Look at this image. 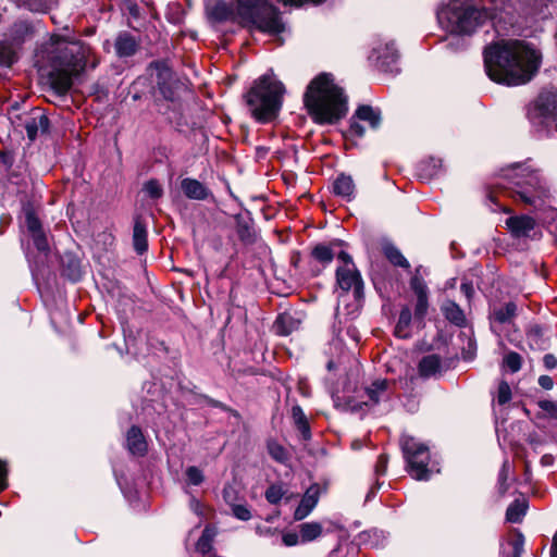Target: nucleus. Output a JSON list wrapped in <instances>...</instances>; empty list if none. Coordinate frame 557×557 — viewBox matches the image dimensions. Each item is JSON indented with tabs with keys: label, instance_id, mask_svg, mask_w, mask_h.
Returning a JSON list of instances; mask_svg holds the SVG:
<instances>
[{
	"label": "nucleus",
	"instance_id": "obj_7",
	"mask_svg": "<svg viewBox=\"0 0 557 557\" xmlns=\"http://www.w3.org/2000/svg\"><path fill=\"white\" fill-rule=\"evenodd\" d=\"M491 17L485 8L478 9L462 0H451L437 12L440 24L451 34H471Z\"/></svg>",
	"mask_w": 557,
	"mask_h": 557
},
{
	"label": "nucleus",
	"instance_id": "obj_48",
	"mask_svg": "<svg viewBox=\"0 0 557 557\" xmlns=\"http://www.w3.org/2000/svg\"><path fill=\"white\" fill-rule=\"evenodd\" d=\"M144 190L153 199L160 198L163 194L162 187L156 180L148 181L144 186Z\"/></svg>",
	"mask_w": 557,
	"mask_h": 557
},
{
	"label": "nucleus",
	"instance_id": "obj_2",
	"mask_svg": "<svg viewBox=\"0 0 557 557\" xmlns=\"http://www.w3.org/2000/svg\"><path fill=\"white\" fill-rule=\"evenodd\" d=\"M91 49L82 41L57 40L50 42L38 54L39 70L48 76L51 87L60 95L66 94L73 78L90 63L91 67L97 61H89Z\"/></svg>",
	"mask_w": 557,
	"mask_h": 557
},
{
	"label": "nucleus",
	"instance_id": "obj_3",
	"mask_svg": "<svg viewBox=\"0 0 557 557\" xmlns=\"http://www.w3.org/2000/svg\"><path fill=\"white\" fill-rule=\"evenodd\" d=\"M309 114L319 124H333L347 112V101L342 88L330 74L322 73L311 81L304 96Z\"/></svg>",
	"mask_w": 557,
	"mask_h": 557
},
{
	"label": "nucleus",
	"instance_id": "obj_28",
	"mask_svg": "<svg viewBox=\"0 0 557 557\" xmlns=\"http://www.w3.org/2000/svg\"><path fill=\"white\" fill-rule=\"evenodd\" d=\"M300 542L308 543L317 540L323 533V527L320 522L311 521L299 525Z\"/></svg>",
	"mask_w": 557,
	"mask_h": 557
},
{
	"label": "nucleus",
	"instance_id": "obj_63",
	"mask_svg": "<svg viewBox=\"0 0 557 557\" xmlns=\"http://www.w3.org/2000/svg\"><path fill=\"white\" fill-rule=\"evenodd\" d=\"M189 506H190V509L198 516H201L202 515V505L201 503L196 499L195 497H191L190 498V502H189Z\"/></svg>",
	"mask_w": 557,
	"mask_h": 557
},
{
	"label": "nucleus",
	"instance_id": "obj_61",
	"mask_svg": "<svg viewBox=\"0 0 557 557\" xmlns=\"http://www.w3.org/2000/svg\"><path fill=\"white\" fill-rule=\"evenodd\" d=\"M346 335L350 338V341L354 343L355 346L358 345L360 335L356 327H354V326L347 327Z\"/></svg>",
	"mask_w": 557,
	"mask_h": 557
},
{
	"label": "nucleus",
	"instance_id": "obj_51",
	"mask_svg": "<svg viewBox=\"0 0 557 557\" xmlns=\"http://www.w3.org/2000/svg\"><path fill=\"white\" fill-rule=\"evenodd\" d=\"M410 287L413 290V293L416 294V296L428 294V287H426L424 281L418 275H414L411 278Z\"/></svg>",
	"mask_w": 557,
	"mask_h": 557
},
{
	"label": "nucleus",
	"instance_id": "obj_14",
	"mask_svg": "<svg viewBox=\"0 0 557 557\" xmlns=\"http://www.w3.org/2000/svg\"><path fill=\"white\" fill-rule=\"evenodd\" d=\"M321 495V487L319 484H312L305 492L298 507L295 509L294 519L301 521L308 517L315 508Z\"/></svg>",
	"mask_w": 557,
	"mask_h": 557
},
{
	"label": "nucleus",
	"instance_id": "obj_9",
	"mask_svg": "<svg viewBox=\"0 0 557 557\" xmlns=\"http://www.w3.org/2000/svg\"><path fill=\"white\" fill-rule=\"evenodd\" d=\"M393 394V384L386 379H379L366 386L360 396H347L348 408L354 411H368L381 403L389 400Z\"/></svg>",
	"mask_w": 557,
	"mask_h": 557
},
{
	"label": "nucleus",
	"instance_id": "obj_18",
	"mask_svg": "<svg viewBox=\"0 0 557 557\" xmlns=\"http://www.w3.org/2000/svg\"><path fill=\"white\" fill-rule=\"evenodd\" d=\"M114 48L120 58L132 57L138 49V41L132 34L122 32L115 39Z\"/></svg>",
	"mask_w": 557,
	"mask_h": 557
},
{
	"label": "nucleus",
	"instance_id": "obj_37",
	"mask_svg": "<svg viewBox=\"0 0 557 557\" xmlns=\"http://www.w3.org/2000/svg\"><path fill=\"white\" fill-rule=\"evenodd\" d=\"M502 366L510 373H517L522 367V357L516 351H507L503 357Z\"/></svg>",
	"mask_w": 557,
	"mask_h": 557
},
{
	"label": "nucleus",
	"instance_id": "obj_54",
	"mask_svg": "<svg viewBox=\"0 0 557 557\" xmlns=\"http://www.w3.org/2000/svg\"><path fill=\"white\" fill-rule=\"evenodd\" d=\"M539 407L547 412L549 416L557 418V404L552 400L539 401Z\"/></svg>",
	"mask_w": 557,
	"mask_h": 557
},
{
	"label": "nucleus",
	"instance_id": "obj_31",
	"mask_svg": "<svg viewBox=\"0 0 557 557\" xmlns=\"http://www.w3.org/2000/svg\"><path fill=\"white\" fill-rule=\"evenodd\" d=\"M527 508H528V505L524 499H522V500L516 499L507 508L506 519L512 523L520 522L527 512Z\"/></svg>",
	"mask_w": 557,
	"mask_h": 557
},
{
	"label": "nucleus",
	"instance_id": "obj_46",
	"mask_svg": "<svg viewBox=\"0 0 557 557\" xmlns=\"http://www.w3.org/2000/svg\"><path fill=\"white\" fill-rule=\"evenodd\" d=\"M429 301L428 294L417 296V302L414 307V315L417 319H423L428 312Z\"/></svg>",
	"mask_w": 557,
	"mask_h": 557
},
{
	"label": "nucleus",
	"instance_id": "obj_42",
	"mask_svg": "<svg viewBox=\"0 0 557 557\" xmlns=\"http://www.w3.org/2000/svg\"><path fill=\"white\" fill-rule=\"evenodd\" d=\"M511 467L508 460H505L498 474V491L504 495L508 490L507 480L510 474Z\"/></svg>",
	"mask_w": 557,
	"mask_h": 557
},
{
	"label": "nucleus",
	"instance_id": "obj_52",
	"mask_svg": "<svg viewBox=\"0 0 557 557\" xmlns=\"http://www.w3.org/2000/svg\"><path fill=\"white\" fill-rule=\"evenodd\" d=\"M237 234L244 242H249L252 237V230L249 224L245 221L237 222Z\"/></svg>",
	"mask_w": 557,
	"mask_h": 557
},
{
	"label": "nucleus",
	"instance_id": "obj_43",
	"mask_svg": "<svg viewBox=\"0 0 557 557\" xmlns=\"http://www.w3.org/2000/svg\"><path fill=\"white\" fill-rule=\"evenodd\" d=\"M544 223L547 231L555 237H557V209L549 208L545 212Z\"/></svg>",
	"mask_w": 557,
	"mask_h": 557
},
{
	"label": "nucleus",
	"instance_id": "obj_41",
	"mask_svg": "<svg viewBox=\"0 0 557 557\" xmlns=\"http://www.w3.org/2000/svg\"><path fill=\"white\" fill-rule=\"evenodd\" d=\"M269 455L278 462H286L289 458L288 451L277 442L270 441L268 443Z\"/></svg>",
	"mask_w": 557,
	"mask_h": 557
},
{
	"label": "nucleus",
	"instance_id": "obj_20",
	"mask_svg": "<svg viewBox=\"0 0 557 557\" xmlns=\"http://www.w3.org/2000/svg\"><path fill=\"white\" fill-rule=\"evenodd\" d=\"M441 311L446 320L458 327H462L467 323L466 314L463 310L450 299H446L441 305Z\"/></svg>",
	"mask_w": 557,
	"mask_h": 557
},
{
	"label": "nucleus",
	"instance_id": "obj_13",
	"mask_svg": "<svg viewBox=\"0 0 557 557\" xmlns=\"http://www.w3.org/2000/svg\"><path fill=\"white\" fill-rule=\"evenodd\" d=\"M373 55H375L377 66L388 73L397 72L396 62L398 53L394 42H386L384 47L379 46L373 48Z\"/></svg>",
	"mask_w": 557,
	"mask_h": 557
},
{
	"label": "nucleus",
	"instance_id": "obj_24",
	"mask_svg": "<svg viewBox=\"0 0 557 557\" xmlns=\"http://www.w3.org/2000/svg\"><path fill=\"white\" fill-rule=\"evenodd\" d=\"M333 191L336 196L350 201L355 197V183L349 175L341 174L333 184Z\"/></svg>",
	"mask_w": 557,
	"mask_h": 557
},
{
	"label": "nucleus",
	"instance_id": "obj_47",
	"mask_svg": "<svg viewBox=\"0 0 557 557\" xmlns=\"http://www.w3.org/2000/svg\"><path fill=\"white\" fill-rule=\"evenodd\" d=\"M26 226L32 235L42 232L39 219L32 211L26 213Z\"/></svg>",
	"mask_w": 557,
	"mask_h": 557
},
{
	"label": "nucleus",
	"instance_id": "obj_26",
	"mask_svg": "<svg viewBox=\"0 0 557 557\" xmlns=\"http://www.w3.org/2000/svg\"><path fill=\"white\" fill-rule=\"evenodd\" d=\"M133 245L138 253H144L148 249L147 227L140 218H136L133 230Z\"/></svg>",
	"mask_w": 557,
	"mask_h": 557
},
{
	"label": "nucleus",
	"instance_id": "obj_21",
	"mask_svg": "<svg viewBox=\"0 0 557 557\" xmlns=\"http://www.w3.org/2000/svg\"><path fill=\"white\" fill-rule=\"evenodd\" d=\"M517 306L515 302L509 301L502 306H495L491 310L490 320L492 325L494 323L505 324L510 323L516 317Z\"/></svg>",
	"mask_w": 557,
	"mask_h": 557
},
{
	"label": "nucleus",
	"instance_id": "obj_45",
	"mask_svg": "<svg viewBox=\"0 0 557 557\" xmlns=\"http://www.w3.org/2000/svg\"><path fill=\"white\" fill-rule=\"evenodd\" d=\"M511 399V388L506 381H502L498 385L497 389V403L499 405H505L509 403Z\"/></svg>",
	"mask_w": 557,
	"mask_h": 557
},
{
	"label": "nucleus",
	"instance_id": "obj_36",
	"mask_svg": "<svg viewBox=\"0 0 557 557\" xmlns=\"http://www.w3.org/2000/svg\"><path fill=\"white\" fill-rule=\"evenodd\" d=\"M312 257L322 264H329L334 259V251L332 246L319 244L317 245L311 252Z\"/></svg>",
	"mask_w": 557,
	"mask_h": 557
},
{
	"label": "nucleus",
	"instance_id": "obj_33",
	"mask_svg": "<svg viewBox=\"0 0 557 557\" xmlns=\"http://www.w3.org/2000/svg\"><path fill=\"white\" fill-rule=\"evenodd\" d=\"M215 535V529L210 525H207L200 539L197 541L196 549L202 555L208 554L212 549V542Z\"/></svg>",
	"mask_w": 557,
	"mask_h": 557
},
{
	"label": "nucleus",
	"instance_id": "obj_8",
	"mask_svg": "<svg viewBox=\"0 0 557 557\" xmlns=\"http://www.w3.org/2000/svg\"><path fill=\"white\" fill-rule=\"evenodd\" d=\"M401 448L407 461L409 474L416 480H429L434 467L430 466L428 446L412 436L401 437Z\"/></svg>",
	"mask_w": 557,
	"mask_h": 557
},
{
	"label": "nucleus",
	"instance_id": "obj_58",
	"mask_svg": "<svg viewBox=\"0 0 557 557\" xmlns=\"http://www.w3.org/2000/svg\"><path fill=\"white\" fill-rule=\"evenodd\" d=\"M539 385L546 391L554 387V381L549 375H541L537 380Z\"/></svg>",
	"mask_w": 557,
	"mask_h": 557
},
{
	"label": "nucleus",
	"instance_id": "obj_62",
	"mask_svg": "<svg viewBox=\"0 0 557 557\" xmlns=\"http://www.w3.org/2000/svg\"><path fill=\"white\" fill-rule=\"evenodd\" d=\"M223 498L226 503L233 505V502L235 500V491L232 486H226L223 490Z\"/></svg>",
	"mask_w": 557,
	"mask_h": 557
},
{
	"label": "nucleus",
	"instance_id": "obj_11",
	"mask_svg": "<svg viewBox=\"0 0 557 557\" xmlns=\"http://www.w3.org/2000/svg\"><path fill=\"white\" fill-rule=\"evenodd\" d=\"M529 117L534 124L548 125L557 122V91H542L529 110Z\"/></svg>",
	"mask_w": 557,
	"mask_h": 557
},
{
	"label": "nucleus",
	"instance_id": "obj_35",
	"mask_svg": "<svg viewBox=\"0 0 557 557\" xmlns=\"http://www.w3.org/2000/svg\"><path fill=\"white\" fill-rule=\"evenodd\" d=\"M527 341L531 349H544L545 341L543 330L539 325H532L527 330Z\"/></svg>",
	"mask_w": 557,
	"mask_h": 557
},
{
	"label": "nucleus",
	"instance_id": "obj_12",
	"mask_svg": "<svg viewBox=\"0 0 557 557\" xmlns=\"http://www.w3.org/2000/svg\"><path fill=\"white\" fill-rule=\"evenodd\" d=\"M359 121L367 122L371 128L376 129L381 124V111L371 106H360L350 122V133L356 136H363L364 128Z\"/></svg>",
	"mask_w": 557,
	"mask_h": 557
},
{
	"label": "nucleus",
	"instance_id": "obj_34",
	"mask_svg": "<svg viewBox=\"0 0 557 557\" xmlns=\"http://www.w3.org/2000/svg\"><path fill=\"white\" fill-rule=\"evenodd\" d=\"M384 255L388 259L391 263L396 267H401L405 269H409L410 264L408 260L403 256L400 250L394 245H386L384 247Z\"/></svg>",
	"mask_w": 557,
	"mask_h": 557
},
{
	"label": "nucleus",
	"instance_id": "obj_4",
	"mask_svg": "<svg viewBox=\"0 0 557 557\" xmlns=\"http://www.w3.org/2000/svg\"><path fill=\"white\" fill-rule=\"evenodd\" d=\"M284 85L276 79L272 71L260 76L246 94V103L250 114L258 122H270L276 117L281 107Z\"/></svg>",
	"mask_w": 557,
	"mask_h": 557
},
{
	"label": "nucleus",
	"instance_id": "obj_49",
	"mask_svg": "<svg viewBox=\"0 0 557 557\" xmlns=\"http://www.w3.org/2000/svg\"><path fill=\"white\" fill-rule=\"evenodd\" d=\"M64 274L73 282H77L82 277V270L78 261H72L67 268L64 269Z\"/></svg>",
	"mask_w": 557,
	"mask_h": 557
},
{
	"label": "nucleus",
	"instance_id": "obj_40",
	"mask_svg": "<svg viewBox=\"0 0 557 557\" xmlns=\"http://www.w3.org/2000/svg\"><path fill=\"white\" fill-rule=\"evenodd\" d=\"M16 61V53L11 44L0 42V65L11 66Z\"/></svg>",
	"mask_w": 557,
	"mask_h": 557
},
{
	"label": "nucleus",
	"instance_id": "obj_29",
	"mask_svg": "<svg viewBox=\"0 0 557 557\" xmlns=\"http://www.w3.org/2000/svg\"><path fill=\"white\" fill-rule=\"evenodd\" d=\"M49 126V120L46 115L39 114L38 116L30 117L26 124L25 129L30 140H34L38 134V129L42 132L47 131Z\"/></svg>",
	"mask_w": 557,
	"mask_h": 557
},
{
	"label": "nucleus",
	"instance_id": "obj_30",
	"mask_svg": "<svg viewBox=\"0 0 557 557\" xmlns=\"http://www.w3.org/2000/svg\"><path fill=\"white\" fill-rule=\"evenodd\" d=\"M442 168V160L436 158H430L419 164V175L423 180H431L440 173Z\"/></svg>",
	"mask_w": 557,
	"mask_h": 557
},
{
	"label": "nucleus",
	"instance_id": "obj_38",
	"mask_svg": "<svg viewBox=\"0 0 557 557\" xmlns=\"http://www.w3.org/2000/svg\"><path fill=\"white\" fill-rule=\"evenodd\" d=\"M17 5L25 7L34 12H45L49 10L57 0H14Z\"/></svg>",
	"mask_w": 557,
	"mask_h": 557
},
{
	"label": "nucleus",
	"instance_id": "obj_10",
	"mask_svg": "<svg viewBox=\"0 0 557 557\" xmlns=\"http://www.w3.org/2000/svg\"><path fill=\"white\" fill-rule=\"evenodd\" d=\"M337 259L342 264L336 270V283L343 298L349 292L352 293L354 299L359 302L363 297V281L360 272L357 270L352 258L346 251H341L337 255Z\"/></svg>",
	"mask_w": 557,
	"mask_h": 557
},
{
	"label": "nucleus",
	"instance_id": "obj_44",
	"mask_svg": "<svg viewBox=\"0 0 557 557\" xmlns=\"http://www.w3.org/2000/svg\"><path fill=\"white\" fill-rule=\"evenodd\" d=\"M284 496V491L281 485H271L265 491V498L270 504H277Z\"/></svg>",
	"mask_w": 557,
	"mask_h": 557
},
{
	"label": "nucleus",
	"instance_id": "obj_6",
	"mask_svg": "<svg viewBox=\"0 0 557 557\" xmlns=\"http://www.w3.org/2000/svg\"><path fill=\"white\" fill-rule=\"evenodd\" d=\"M235 22L269 36H277L285 29L278 9L269 0H236Z\"/></svg>",
	"mask_w": 557,
	"mask_h": 557
},
{
	"label": "nucleus",
	"instance_id": "obj_64",
	"mask_svg": "<svg viewBox=\"0 0 557 557\" xmlns=\"http://www.w3.org/2000/svg\"><path fill=\"white\" fill-rule=\"evenodd\" d=\"M550 557H557V530L553 536V542L550 546Z\"/></svg>",
	"mask_w": 557,
	"mask_h": 557
},
{
	"label": "nucleus",
	"instance_id": "obj_39",
	"mask_svg": "<svg viewBox=\"0 0 557 557\" xmlns=\"http://www.w3.org/2000/svg\"><path fill=\"white\" fill-rule=\"evenodd\" d=\"M205 482V474L202 470L196 466H189L185 470V485L199 486Z\"/></svg>",
	"mask_w": 557,
	"mask_h": 557
},
{
	"label": "nucleus",
	"instance_id": "obj_53",
	"mask_svg": "<svg viewBox=\"0 0 557 557\" xmlns=\"http://www.w3.org/2000/svg\"><path fill=\"white\" fill-rule=\"evenodd\" d=\"M34 245L40 252L47 253L49 250L48 240L44 234V232L32 235Z\"/></svg>",
	"mask_w": 557,
	"mask_h": 557
},
{
	"label": "nucleus",
	"instance_id": "obj_50",
	"mask_svg": "<svg viewBox=\"0 0 557 557\" xmlns=\"http://www.w3.org/2000/svg\"><path fill=\"white\" fill-rule=\"evenodd\" d=\"M232 512L237 519H239L242 521H247L251 518V512H250L249 508L243 504H237V505L233 504Z\"/></svg>",
	"mask_w": 557,
	"mask_h": 557
},
{
	"label": "nucleus",
	"instance_id": "obj_17",
	"mask_svg": "<svg viewBox=\"0 0 557 557\" xmlns=\"http://www.w3.org/2000/svg\"><path fill=\"white\" fill-rule=\"evenodd\" d=\"M126 447L132 455L144 456L147 453V442L138 426H132L126 434Z\"/></svg>",
	"mask_w": 557,
	"mask_h": 557
},
{
	"label": "nucleus",
	"instance_id": "obj_27",
	"mask_svg": "<svg viewBox=\"0 0 557 557\" xmlns=\"http://www.w3.org/2000/svg\"><path fill=\"white\" fill-rule=\"evenodd\" d=\"M292 418H293L296 429L301 434L302 440L304 441L310 440L311 438L310 425H309L308 419L300 406H298V405L293 406Z\"/></svg>",
	"mask_w": 557,
	"mask_h": 557
},
{
	"label": "nucleus",
	"instance_id": "obj_22",
	"mask_svg": "<svg viewBox=\"0 0 557 557\" xmlns=\"http://www.w3.org/2000/svg\"><path fill=\"white\" fill-rule=\"evenodd\" d=\"M524 552V536L521 532L515 531L502 548L503 557H521Z\"/></svg>",
	"mask_w": 557,
	"mask_h": 557
},
{
	"label": "nucleus",
	"instance_id": "obj_19",
	"mask_svg": "<svg viewBox=\"0 0 557 557\" xmlns=\"http://www.w3.org/2000/svg\"><path fill=\"white\" fill-rule=\"evenodd\" d=\"M181 187L184 195L189 199L205 200L211 195L210 190L195 178H184Z\"/></svg>",
	"mask_w": 557,
	"mask_h": 557
},
{
	"label": "nucleus",
	"instance_id": "obj_32",
	"mask_svg": "<svg viewBox=\"0 0 557 557\" xmlns=\"http://www.w3.org/2000/svg\"><path fill=\"white\" fill-rule=\"evenodd\" d=\"M411 322V310L408 307L401 309L398 322L395 326V335L399 338L409 337V326Z\"/></svg>",
	"mask_w": 557,
	"mask_h": 557
},
{
	"label": "nucleus",
	"instance_id": "obj_57",
	"mask_svg": "<svg viewBox=\"0 0 557 557\" xmlns=\"http://www.w3.org/2000/svg\"><path fill=\"white\" fill-rule=\"evenodd\" d=\"M543 364L547 370H553L557 367V358L553 354H546L543 357Z\"/></svg>",
	"mask_w": 557,
	"mask_h": 557
},
{
	"label": "nucleus",
	"instance_id": "obj_23",
	"mask_svg": "<svg viewBox=\"0 0 557 557\" xmlns=\"http://www.w3.org/2000/svg\"><path fill=\"white\" fill-rule=\"evenodd\" d=\"M299 325V319L295 318L292 313L284 312L276 318L273 327L276 334L287 336L298 330Z\"/></svg>",
	"mask_w": 557,
	"mask_h": 557
},
{
	"label": "nucleus",
	"instance_id": "obj_1",
	"mask_svg": "<svg viewBox=\"0 0 557 557\" xmlns=\"http://www.w3.org/2000/svg\"><path fill=\"white\" fill-rule=\"evenodd\" d=\"M540 63L541 53L529 44L519 40H500L484 50L487 76L507 86H518L531 81Z\"/></svg>",
	"mask_w": 557,
	"mask_h": 557
},
{
	"label": "nucleus",
	"instance_id": "obj_56",
	"mask_svg": "<svg viewBox=\"0 0 557 557\" xmlns=\"http://www.w3.org/2000/svg\"><path fill=\"white\" fill-rule=\"evenodd\" d=\"M387 468V457L385 455H380L376 465H375V472L376 474L381 475L384 474Z\"/></svg>",
	"mask_w": 557,
	"mask_h": 557
},
{
	"label": "nucleus",
	"instance_id": "obj_15",
	"mask_svg": "<svg viewBox=\"0 0 557 557\" xmlns=\"http://www.w3.org/2000/svg\"><path fill=\"white\" fill-rule=\"evenodd\" d=\"M206 13L208 18L212 22H235V5L231 7L223 0H208L206 4Z\"/></svg>",
	"mask_w": 557,
	"mask_h": 557
},
{
	"label": "nucleus",
	"instance_id": "obj_16",
	"mask_svg": "<svg viewBox=\"0 0 557 557\" xmlns=\"http://www.w3.org/2000/svg\"><path fill=\"white\" fill-rule=\"evenodd\" d=\"M510 234L516 238L530 237L536 222L530 215H513L506 220Z\"/></svg>",
	"mask_w": 557,
	"mask_h": 557
},
{
	"label": "nucleus",
	"instance_id": "obj_25",
	"mask_svg": "<svg viewBox=\"0 0 557 557\" xmlns=\"http://www.w3.org/2000/svg\"><path fill=\"white\" fill-rule=\"evenodd\" d=\"M419 373L423 377H430L436 373L442 372V359L437 355H428L423 357L419 362Z\"/></svg>",
	"mask_w": 557,
	"mask_h": 557
},
{
	"label": "nucleus",
	"instance_id": "obj_55",
	"mask_svg": "<svg viewBox=\"0 0 557 557\" xmlns=\"http://www.w3.org/2000/svg\"><path fill=\"white\" fill-rule=\"evenodd\" d=\"M282 540L286 546H295L300 542V533L299 534H297L295 532L285 533L283 535Z\"/></svg>",
	"mask_w": 557,
	"mask_h": 557
},
{
	"label": "nucleus",
	"instance_id": "obj_59",
	"mask_svg": "<svg viewBox=\"0 0 557 557\" xmlns=\"http://www.w3.org/2000/svg\"><path fill=\"white\" fill-rule=\"evenodd\" d=\"M7 473H8L7 465H5V462L0 460V492L3 491L4 488H7V486H8Z\"/></svg>",
	"mask_w": 557,
	"mask_h": 557
},
{
	"label": "nucleus",
	"instance_id": "obj_5",
	"mask_svg": "<svg viewBox=\"0 0 557 557\" xmlns=\"http://www.w3.org/2000/svg\"><path fill=\"white\" fill-rule=\"evenodd\" d=\"M510 196L528 206L540 207L548 189L539 170L528 163H513L504 173Z\"/></svg>",
	"mask_w": 557,
	"mask_h": 557
},
{
	"label": "nucleus",
	"instance_id": "obj_60",
	"mask_svg": "<svg viewBox=\"0 0 557 557\" xmlns=\"http://www.w3.org/2000/svg\"><path fill=\"white\" fill-rule=\"evenodd\" d=\"M460 289L462 292V294L466 296V298L468 300H471L473 294H474V288H473V285L471 282H462L461 286H460Z\"/></svg>",
	"mask_w": 557,
	"mask_h": 557
}]
</instances>
